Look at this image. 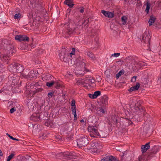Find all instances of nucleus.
I'll list each match as a JSON object with an SVG mask.
<instances>
[{"mask_svg": "<svg viewBox=\"0 0 161 161\" xmlns=\"http://www.w3.org/2000/svg\"><path fill=\"white\" fill-rule=\"evenodd\" d=\"M125 65L128 69L135 70L136 69H141L143 66H145V63L142 61H139L137 63L134 58L131 56H129L125 59Z\"/></svg>", "mask_w": 161, "mask_h": 161, "instance_id": "nucleus-1", "label": "nucleus"}, {"mask_svg": "<svg viewBox=\"0 0 161 161\" xmlns=\"http://www.w3.org/2000/svg\"><path fill=\"white\" fill-rule=\"evenodd\" d=\"M159 151L157 146H154L149 152L145 156H141L139 158L138 160L135 161H148L151 158L155 156L156 153Z\"/></svg>", "mask_w": 161, "mask_h": 161, "instance_id": "nucleus-2", "label": "nucleus"}, {"mask_svg": "<svg viewBox=\"0 0 161 161\" xmlns=\"http://www.w3.org/2000/svg\"><path fill=\"white\" fill-rule=\"evenodd\" d=\"M16 52L15 50L12 45H7L5 50L4 54H1L0 52V58L3 61L8 59L9 56H12Z\"/></svg>", "mask_w": 161, "mask_h": 161, "instance_id": "nucleus-3", "label": "nucleus"}, {"mask_svg": "<svg viewBox=\"0 0 161 161\" xmlns=\"http://www.w3.org/2000/svg\"><path fill=\"white\" fill-rule=\"evenodd\" d=\"M88 130L90 132V136L92 137L104 138L102 135H100L98 131L96 126H90L88 128Z\"/></svg>", "mask_w": 161, "mask_h": 161, "instance_id": "nucleus-4", "label": "nucleus"}, {"mask_svg": "<svg viewBox=\"0 0 161 161\" xmlns=\"http://www.w3.org/2000/svg\"><path fill=\"white\" fill-rule=\"evenodd\" d=\"M56 156L57 157L64 156L68 158H75L79 156V154H76L75 153L66 152L64 153H61L57 154Z\"/></svg>", "mask_w": 161, "mask_h": 161, "instance_id": "nucleus-5", "label": "nucleus"}, {"mask_svg": "<svg viewBox=\"0 0 161 161\" xmlns=\"http://www.w3.org/2000/svg\"><path fill=\"white\" fill-rule=\"evenodd\" d=\"M77 145L79 147L87 146L89 142L87 137L84 136H80L77 140Z\"/></svg>", "mask_w": 161, "mask_h": 161, "instance_id": "nucleus-6", "label": "nucleus"}, {"mask_svg": "<svg viewBox=\"0 0 161 161\" xmlns=\"http://www.w3.org/2000/svg\"><path fill=\"white\" fill-rule=\"evenodd\" d=\"M135 105L134 106H131V105H130V108L134 113L140 115V112L143 111V109L144 108V107L141 106V105L140 104V103H138V102L136 103H135Z\"/></svg>", "mask_w": 161, "mask_h": 161, "instance_id": "nucleus-7", "label": "nucleus"}, {"mask_svg": "<svg viewBox=\"0 0 161 161\" xmlns=\"http://www.w3.org/2000/svg\"><path fill=\"white\" fill-rule=\"evenodd\" d=\"M64 51V50H63L59 53V56L62 61L67 62L69 59L71 60L72 58L70 56V55H69L67 52H65Z\"/></svg>", "mask_w": 161, "mask_h": 161, "instance_id": "nucleus-8", "label": "nucleus"}, {"mask_svg": "<svg viewBox=\"0 0 161 161\" xmlns=\"http://www.w3.org/2000/svg\"><path fill=\"white\" fill-rule=\"evenodd\" d=\"M151 36L149 33L147 32H145L142 35V42L147 44V46L149 47L150 46V40Z\"/></svg>", "mask_w": 161, "mask_h": 161, "instance_id": "nucleus-9", "label": "nucleus"}, {"mask_svg": "<svg viewBox=\"0 0 161 161\" xmlns=\"http://www.w3.org/2000/svg\"><path fill=\"white\" fill-rule=\"evenodd\" d=\"M90 146L89 149H101L102 146L100 143L95 141H93L89 144Z\"/></svg>", "mask_w": 161, "mask_h": 161, "instance_id": "nucleus-10", "label": "nucleus"}, {"mask_svg": "<svg viewBox=\"0 0 161 161\" xmlns=\"http://www.w3.org/2000/svg\"><path fill=\"white\" fill-rule=\"evenodd\" d=\"M12 70H24V68L23 66L18 64H10L9 65Z\"/></svg>", "mask_w": 161, "mask_h": 161, "instance_id": "nucleus-11", "label": "nucleus"}, {"mask_svg": "<svg viewBox=\"0 0 161 161\" xmlns=\"http://www.w3.org/2000/svg\"><path fill=\"white\" fill-rule=\"evenodd\" d=\"M20 47H21V48H20L21 49L30 50L31 49V48H34L35 47V44H34L33 43H32L30 45H28L27 44L22 43L21 44Z\"/></svg>", "mask_w": 161, "mask_h": 161, "instance_id": "nucleus-12", "label": "nucleus"}, {"mask_svg": "<svg viewBox=\"0 0 161 161\" xmlns=\"http://www.w3.org/2000/svg\"><path fill=\"white\" fill-rule=\"evenodd\" d=\"M38 71H31L30 73H28L27 75L23 73V76L26 78H28V77L32 78L34 77L35 76H36L37 75Z\"/></svg>", "mask_w": 161, "mask_h": 161, "instance_id": "nucleus-13", "label": "nucleus"}, {"mask_svg": "<svg viewBox=\"0 0 161 161\" xmlns=\"http://www.w3.org/2000/svg\"><path fill=\"white\" fill-rule=\"evenodd\" d=\"M15 40L19 41H28L29 40V38L28 37L26 36L25 35H16L15 36Z\"/></svg>", "mask_w": 161, "mask_h": 161, "instance_id": "nucleus-14", "label": "nucleus"}, {"mask_svg": "<svg viewBox=\"0 0 161 161\" xmlns=\"http://www.w3.org/2000/svg\"><path fill=\"white\" fill-rule=\"evenodd\" d=\"M102 161H119L117 158L112 156H108L104 157Z\"/></svg>", "mask_w": 161, "mask_h": 161, "instance_id": "nucleus-15", "label": "nucleus"}, {"mask_svg": "<svg viewBox=\"0 0 161 161\" xmlns=\"http://www.w3.org/2000/svg\"><path fill=\"white\" fill-rule=\"evenodd\" d=\"M30 119L31 120L35 122L39 121L40 120L39 114L36 113L32 114L30 117Z\"/></svg>", "mask_w": 161, "mask_h": 161, "instance_id": "nucleus-16", "label": "nucleus"}, {"mask_svg": "<svg viewBox=\"0 0 161 161\" xmlns=\"http://www.w3.org/2000/svg\"><path fill=\"white\" fill-rule=\"evenodd\" d=\"M101 102L103 104V106L107 105L108 104V98L107 95H104L103 96L101 100Z\"/></svg>", "mask_w": 161, "mask_h": 161, "instance_id": "nucleus-17", "label": "nucleus"}, {"mask_svg": "<svg viewBox=\"0 0 161 161\" xmlns=\"http://www.w3.org/2000/svg\"><path fill=\"white\" fill-rule=\"evenodd\" d=\"M101 12L105 17L109 18H112L114 16V14L113 13L106 11L104 10H102Z\"/></svg>", "mask_w": 161, "mask_h": 161, "instance_id": "nucleus-18", "label": "nucleus"}, {"mask_svg": "<svg viewBox=\"0 0 161 161\" xmlns=\"http://www.w3.org/2000/svg\"><path fill=\"white\" fill-rule=\"evenodd\" d=\"M150 142L146 143L145 145H142L141 149L142 153H144L146 152L147 150L150 148Z\"/></svg>", "mask_w": 161, "mask_h": 161, "instance_id": "nucleus-19", "label": "nucleus"}, {"mask_svg": "<svg viewBox=\"0 0 161 161\" xmlns=\"http://www.w3.org/2000/svg\"><path fill=\"white\" fill-rule=\"evenodd\" d=\"M105 107V106H103L101 105V107L98 108L97 110V113L100 116H101L103 114L105 113V111L103 109Z\"/></svg>", "mask_w": 161, "mask_h": 161, "instance_id": "nucleus-20", "label": "nucleus"}, {"mask_svg": "<svg viewBox=\"0 0 161 161\" xmlns=\"http://www.w3.org/2000/svg\"><path fill=\"white\" fill-rule=\"evenodd\" d=\"M86 81L88 82L87 84L88 85L92 84L95 82V80L93 79L92 77L91 76L87 77L85 80V81L86 82Z\"/></svg>", "mask_w": 161, "mask_h": 161, "instance_id": "nucleus-21", "label": "nucleus"}, {"mask_svg": "<svg viewBox=\"0 0 161 161\" xmlns=\"http://www.w3.org/2000/svg\"><path fill=\"white\" fill-rule=\"evenodd\" d=\"M124 125L125 126H128L130 125L133 124V123L130 119H125L123 121Z\"/></svg>", "mask_w": 161, "mask_h": 161, "instance_id": "nucleus-22", "label": "nucleus"}, {"mask_svg": "<svg viewBox=\"0 0 161 161\" xmlns=\"http://www.w3.org/2000/svg\"><path fill=\"white\" fill-rule=\"evenodd\" d=\"M117 118L118 117L115 115L112 116L111 121L114 125H117Z\"/></svg>", "mask_w": 161, "mask_h": 161, "instance_id": "nucleus-23", "label": "nucleus"}, {"mask_svg": "<svg viewBox=\"0 0 161 161\" xmlns=\"http://www.w3.org/2000/svg\"><path fill=\"white\" fill-rule=\"evenodd\" d=\"M64 3L68 6L70 8H72L74 6L72 0H65Z\"/></svg>", "mask_w": 161, "mask_h": 161, "instance_id": "nucleus-24", "label": "nucleus"}, {"mask_svg": "<svg viewBox=\"0 0 161 161\" xmlns=\"http://www.w3.org/2000/svg\"><path fill=\"white\" fill-rule=\"evenodd\" d=\"M155 19V18L153 16H151L148 21V23L150 26L152 25L154 23Z\"/></svg>", "mask_w": 161, "mask_h": 161, "instance_id": "nucleus-25", "label": "nucleus"}, {"mask_svg": "<svg viewBox=\"0 0 161 161\" xmlns=\"http://www.w3.org/2000/svg\"><path fill=\"white\" fill-rule=\"evenodd\" d=\"M146 9L145 10V11L147 13V14H148L149 12V9L151 7V3L148 2H147L146 3Z\"/></svg>", "mask_w": 161, "mask_h": 161, "instance_id": "nucleus-26", "label": "nucleus"}, {"mask_svg": "<svg viewBox=\"0 0 161 161\" xmlns=\"http://www.w3.org/2000/svg\"><path fill=\"white\" fill-rule=\"evenodd\" d=\"M127 17L124 16H123L121 18V19L122 20V24L123 25H125L127 23Z\"/></svg>", "mask_w": 161, "mask_h": 161, "instance_id": "nucleus-27", "label": "nucleus"}, {"mask_svg": "<svg viewBox=\"0 0 161 161\" xmlns=\"http://www.w3.org/2000/svg\"><path fill=\"white\" fill-rule=\"evenodd\" d=\"M86 53L89 57L91 58L92 59L94 60L95 59V57L91 52L87 51L86 52Z\"/></svg>", "mask_w": 161, "mask_h": 161, "instance_id": "nucleus-28", "label": "nucleus"}, {"mask_svg": "<svg viewBox=\"0 0 161 161\" xmlns=\"http://www.w3.org/2000/svg\"><path fill=\"white\" fill-rule=\"evenodd\" d=\"M75 103V100L74 99H72V101H71V106H72L71 108V110H72L73 109H74V108H75V109H76Z\"/></svg>", "mask_w": 161, "mask_h": 161, "instance_id": "nucleus-29", "label": "nucleus"}, {"mask_svg": "<svg viewBox=\"0 0 161 161\" xmlns=\"http://www.w3.org/2000/svg\"><path fill=\"white\" fill-rule=\"evenodd\" d=\"M125 73V71H119L116 75V79H118L120 76L123 75Z\"/></svg>", "mask_w": 161, "mask_h": 161, "instance_id": "nucleus-30", "label": "nucleus"}, {"mask_svg": "<svg viewBox=\"0 0 161 161\" xmlns=\"http://www.w3.org/2000/svg\"><path fill=\"white\" fill-rule=\"evenodd\" d=\"M80 71H75V74L77 76H82L84 75L85 73V72H84V71H83V73H80Z\"/></svg>", "mask_w": 161, "mask_h": 161, "instance_id": "nucleus-31", "label": "nucleus"}, {"mask_svg": "<svg viewBox=\"0 0 161 161\" xmlns=\"http://www.w3.org/2000/svg\"><path fill=\"white\" fill-rule=\"evenodd\" d=\"M101 94V91H97L94 92V96L95 97V99L97 98L98 96H100Z\"/></svg>", "mask_w": 161, "mask_h": 161, "instance_id": "nucleus-32", "label": "nucleus"}, {"mask_svg": "<svg viewBox=\"0 0 161 161\" xmlns=\"http://www.w3.org/2000/svg\"><path fill=\"white\" fill-rule=\"evenodd\" d=\"M15 154L14 153H11L8 157L7 161H10L15 156Z\"/></svg>", "mask_w": 161, "mask_h": 161, "instance_id": "nucleus-33", "label": "nucleus"}, {"mask_svg": "<svg viewBox=\"0 0 161 161\" xmlns=\"http://www.w3.org/2000/svg\"><path fill=\"white\" fill-rule=\"evenodd\" d=\"M40 20H41V18L40 17H39V16H37L35 20H34L33 21V25H34V24H35L36 25V23L37 21L39 22V21H40Z\"/></svg>", "mask_w": 161, "mask_h": 161, "instance_id": "nucleus-34", "label": "nucleus"}, {"mask_svg": "<svg viewBox=\"0 0 161 161\" xmlns=\"http://www.w3.org/2000/svg\"><path fill=\"white\" fill-rule=\"evenodd\" d=\"M55 82L52 81L50 82H47L46 83V85L49 87L52 86L54 84Z\"/></svg>", "mask_w": 161, "mask_h": 161, "instance_id": "nucleus-35", "label": "nucleus"}, {"mask_svg": "<svg viewBox=\"0 0 161 161\" xmlns=\"http://www.w3.org/2000/svg\"><path fill=\"white\" fill-rule=\"evenodd\" d=\"M47 136V135L45 133H42L41 136L39 137V138L41 139H44L46 138V137Z\"/></svg>", "mask_w": 161, "mask_h": 161, "instance_id": "nucleus-36", "label": "nucleus"}, {"mask_svg": "<svg viewBox=\"0 0 161 161\" xmlns=\"http://www.w3.org/2000/svg\"><path fill=\"white\" fill-rule=\"evenodd\" d=\"M73 31L74 33H75L77 34L80 33L79 31V29L78 27H76V28L73 29Z\"/></svg>", "mask_w": 161, "mask_h": 161, "instance_id": "nucleus-37", "label": "nucleus"}, {"mask_svg": "<svg viewBox=\"0 0 161 161\" xmlns=\"http://www.w3.org/2000/svg\"><path fill=\"white\" fill-rule=\"evenodd\" d=\"M21 15L20 13L16 14L14 16V18L15 19H18L21 17Z\"/></svg>", "mask_w": 161, "mask_h": 161, "instance_id": "nucleus-38", "label": "nucleus"}, {"mask_svg": "<svg viewBox=\"0 0 161 161\" xmlns=\"http://www.w3.org/2000/svg\"><path fill=\"white\" fill-rule=\"evenodd\" d=\"M43 90V89L42 88H39L36 89L34 91V93H36L41 92H42Z\"/></svg>", "mask_w": 161, "mask_h": 161, "instance_id": "nucleus-39", "label": "nucleus"}, {"mask_svg": "<svg viewBox=\"0 0 161 161\" xmlns=\"http://www.w3.org/2000/svg\"><path fill=\"white\" fill-rule=\"evenodd\" d=\"M69 55H70V56L72 58V55H74L75 54V49L74 48H73L72 49V51L70 53H68Z\"/></svg>", "mask_w": 161, "mask_h": 161, "instance_id": "nucleus-40", "label": "nucleus"}, {"mask_svg": "<svg viewBox=\"0 0 161 161\" xmlns=\"http://www.w3.org/2000/svg\"><path fill=\"white\" fill-rule=\"evenodd\" d=\"M104 74L108 78H109L111 76L109 71H105Z\"/></svg>", "mask_w": 161, "mask_h": 161, "instance_id": "nucleus-41", "label": "nucleus"}, {"mask_svg": "<svg viewBox=\"0 0 161 161\" xmlns=\"http://www.w3.org/2000/svg\"><path fill=\"white\" fill-rule=\"evenodd\" d=\"M6 135L8 137H9L10 139H12L13 140H15V141H19V139H16V138L13 137V136L10 135L8 133H7Z\"/></svg>", "mask_w": 161, "mask_h": 161, "instance_id": "nucleus-42", "label": "nucleus"}, {"mask_svg": "<svg viewBox=\"0 0 161 161\" xmlns=\"http://www.w3.org/2000/svg\"><path fill=\"white\" fill-rule=\"evenodd\" d=\"M82 81L80 80H78L75 83V84L77 85H81Z\"/></svg>", "mask_w": 161, "mask_h": 161, "instance_id": "nucleus-43", "label": "nucleus"}, {"mask_svg": "<svg viewBox=\"0 0 161 161\" xmlns=\"http://www.w3.org/2000/svg\"><path fill=\"white\" fill-rule=\"evenodd\" d=\"M71 111L72 112V113L73 114L74 117H77V115L76 114V109H75V108H74V109H72V110H71Z\"/></svg>", "mask_w": 161, "mask_h": 161, "instance_id": "nucleus-44", "label": "nucleus"}, {"mask_svg": "<svg viewBox=\"0 0 161 161\" xmlns=\"http://www.w3.org/2000/svg\"><path fill=\"white\" fill-rule=\"evenodd\" d=\"M68 32L69 34L74 33L73 29L72 28H69L68 29Z\"/></svg>", "mask_w": 161, "mask_h": 161, "instance_id": "nucleus-45", "label": "nucleus"}, {"mask_svg": "<svg viewBox=\"0 0 161 161\" xmlns=\"http://www.w3.org/2000/svg\"><path fill=\"white\" fill-rule=\"evenodd\" d=\"M87 83H88V82L86 81V82L85 80L84 81H82L81 85H82L83 86L87 87Z\"/></svg>", "mask_w": 161, "mask_h": 161, "instance_id": "nucleus-46", "label": "nucleus"}, {"mask_svg": "<svg viewBox=\"0 0 161 161\" xmlns=\"http://www.w3.org/2000/svg\"><path fill=\"white\" fill-rule=\"evenodd\" d=\"M120 53H115L112 55V56L115 57H117L119 56Z\"/></svg>", "mask_w": 161, "mask_h": 161, "instance_id": "nucleus-47", "label": "nucleus"}, {"mask_svg": "<svg viewBox=\"0 0 161 161\" xmlns=\"http://www.w3.org/2000/svg\"><path fill=\"white\" fill-rule=\"evenodd\" d=\"M145 108H144L143 109V112H140V114H141V115L142 114L143 115V116H145V115H146V112H145Z\"/></svg>", "mask_w": 161, "mask_h": 161, "instance_id": "nucleus-48", "label": "nucleus"}, {"mask_svg": "<svg viewBox=\"0 0 161 161\" xmlns=\"http://www.w3.org/2000/svg\"><path fill=\"white\" fill-rule=\"evenodd\" d=\"M140 85L139 83L137 82L136 85L134 86L137 90L139 88Z\"/></svg>", "mask_w": 161, "mask_h": 161, "instance_id": "nucleus-49", "label": "nucleus"}, {"mask_svg": "<svg viewBox=\"0 0 161 161\" xmlns=\"http://www.w3.org/2000/svg\"><path fill=\"white\" fill-rule=\"evenodd\" d=\"M137 76H133L131 79V81L133 82H135L136 81V79Z\"/></svg>", "mask_w": 161, "mask_h": 161, "instance_id": "nucleus-50", "label": "nucleus"}, {"mask_svg": "<svg viewBox=\"0 0 161 161\" xmlns=\"http://www.w3.org/2000/svg\"><path fill=\"white\" fill-rule=\"evenodd\" d=\"M89 97L92 99H95V97L94 96V94H89Z\"/></svg>", "mask_w": 161, "mask_h": 161, "instance_id": "nucleus-51", "label": "nucleus"}, {"mask_svg": "<svg viewBox=\"0 0 161 161\" xmlns=\"http://www.w3.org/2000/svg\"><path fill=\"white\" fill-rule=\"evenodd\" d=\"M16 110V109L15 108H11L10 110V113H13Z\"/></svg>", "mask_w": 161, "mask_h": 161, "instance_id": "nucleus-52", "label": "nucleus"}, {"mask_svg": "<svg viewBox=\"0 0 161 161\" xmlns=\"http://www.w3.org/2000/svg\"><path fill=\"white\" fill-rule=\"evenodd\" d=\"M117 63L119 65H122L124 63V62L121 60H119L117 62Z\"/></svg>", "mask_w": 161, "mask_h": 161, "instance_id": "nucleus-53", "label": "nucleus"}, {"mask_svg": "<svg viewBox=\"0 0 161 161\" xmlns=\"http://www.w3.org/2000/svg\"><path fill=\"white\" fill-rule=\"evenodd\" d=\"M126 153H127V152H122V155H121L122 160H123L122 158L125 156V155L126 154Z\"/></svg>", "mask_w": 161, "mask_h": 161, "instance_id": "nucleus-54", "label": "nucleus"}, {"mask_svg": "<svg viewBox=\"0 0 161 161\" xmlns=\"http://www.w3.org/2000/svg\"><path fill=\"white\" fill-rule=\"evenodd\" d=\"M53 95V93L52 92H49L48 93L47 96L48 97H52Z\"/></svg>", "mask_w": 161, "mask_h": 161, "instance_id": "nucleus-55", "label": "nucleus"}, {"mask_svg": "<svg viewBox=\"0 0 161 161\" xmlns=\"http://www.w3.org/2000/svg\"><path fill=\"white\" fill-rule=\"evenodd\" d=\"M80 13H83L84 12V8H81L80 10Z\"/></svg>", "mask_w": 161, "mask_h": 161, "instance_id": "nucleus-56", "label": "nucleus"}, {"mask_svg": "<svg viewBox=\"0 0 161 161\" xmlns=\"http://www.w3.org/2000/svg\"><path fill=\"white\" fill-rule=\"evenodd\" d=\"M129 92H132L133 91H134L133 88L132 87L131 88H130L128 90Z\"/></svg>", "mask_w": 161, "mask_h": 161, "instance_id": "nucleus-57", "label": "nucleus"}, {"mask_svg": "<svg viewBox=\"0 0 161 161\" xmlns=\"http://www.w3.org/2000/svg\"><path fill=\"white\" fill-rule=\"evenodd\" d=\"M37 126H38V125L37 124H35V125H34L33 129V131H34L35 130H36V128L34 129V128L35 127H36Z\"/></svg>", "mask_w": 161, "mask_h": 161, "instance_id": "nucleus-58", "label": "nucleus"}, {"mask_svg": "<svg viewBox=\"0 0 161 161\" xmlns=\"http://www.w3.org/2000/svg\"><path fill=\"white\" fill-rule=\"evenodd\" d=\"M3 156V152L1 150V149H0V156L2 157Z\"/></svg>", "mask_w": 161, "mask_h": 161, "instance_id": "nucleus-59", "label": "nucleus"}, {"mask_svg": "<svg viewBox=\"0 0 161 161\" xmlns=\"http://www.w3.org/2000/svg\"><path fill=\"white\" fill-rule=\"evenodd\" d=\"M3 65L0 63V70H1L3 69Z\"/></svg>", "mask_w": 161, "mask_h": 161, "instance_id": "nucleus-60", "label": "nucleus"}, {"mask_svg": "<svg viewBox=\"0 0 161 161\" xmlns=\"http://www.w3.org/2000/svg\"><path fill=\"white\" fill-rule=\"evenodd\" d=\"M89 21V19H87L85 21V23H87Z\"/></svg>", "mask_w": 161, "mask_h": 161, "instance_id": "nucleus-61", "label": "nucleus"}, {"mask_svg": "<svg viewBox=\"0 0 161 161\" xmlns=\"http://www.w3.org/2000/svg\"><path fill=\"white\" fill-rule=\"evenodd\" d=\"M65 94H63V95H62L63 98L64 99H65Z\"/></svg>", "mask_w": 161, "mask_h": 161, "instance_id": "nucleus-62", "label": "nucleus"}, {"mask_svg": "<svg viewBox=\"0 0 161 161\" xmlns=\"http://www.w3.org/2000/svg\"><path fill=\"white\" fill-rule=\"evenodd\" d=\"M133 88V90L134 91H136V90H137L135 87L134 86H132V87Z\"/></svg>", "mask_w": 161, "mask_h": 161, "instance_id": "nucleus-63", "label": "nucleus"}, {"mask_svg": "<svg viewBox=\"0 0 161 161\" xmlns=\"http://www.w3.org/2000/svg\"><path fill=\"white\" fill-rule=\"evenodd\" d=\"M80 122H83L84 123V121L83 119H82L80 120Z\"/></svg>", "mask_w": 161, "mask_h": 161, "instance_id": "nucleus-64", "label": "nucleus"}]
</instances>
